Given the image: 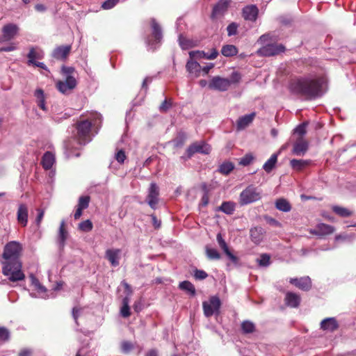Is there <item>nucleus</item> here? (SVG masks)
<instances>
[{
    "label": "nucleus",
    "mask_w": 356,
    "mask_h": 356,
    "mask_svg": "<svg viewBox=\"0 0 356 356\" xmlns=\"http://www.w3.org/2000/svg\"><path fill=\"white\" fill-rule=\"evenodd\" d=\"M327 79L325 76L309 75L292 79L289 88L295 94L307 99L322 96L326 90Z\"/></svg>",
    "instance_id": "nucleus-1"
},
{
    "label": "nucleus",
    "mask_w": 356,
    "mask_h": 356,
    "mask_svg": "<svg viewBox=\"0 0 356 356\" xmlns=\"http://www.w3.org/2000/svg\"><path fill=\"white\" fill-rule=\"evenodd\" d=\"M102 115L97 113H91V118L77 123L76 139L80 145H85L92 140L90 129L92 125L95 126L98 122H102Z\"/></svg>",
    "instance_id": "nucleus-2"
},
{
    "label": "nucleus",
    "mask_w": 356,
    "mask_h": 356,
    "mask_svg": "<svg viewBox=\"0 0 356 356\" xmlns=\"http://www.w3.org/2000/svg\"><path fill=\"white\" fill-rule=\"evenodd\" d=\"M2 265V273L8 277L10 281L17 282L24 280L25 275L22 270L20 260L3 261Z\"/></svg>",
    "instance_id": "nucleus-3"
},
{
    "label": "nucleus",
    "mask_w": 356,
    "mask_h": 356,
    "mask_svg": "<svg viewBox=\"0 0 356 356\" xmlns=\"http://www.w3.org/2000/svg\"><path fill=\"white\" fill-rule=\"evenodd\" d=\"M261 198V190L250 185L240 193L238 202L241 206H244L257 202Z\"/></svg>",
    "instance_id": "nucleus-4"
},
{
    "label": "nucleus",
    "mask_w": 356,
    "mask_h": 356,
    "mask_svg": "<svg viewBox=\"0 0 356 356\" xmlns=\"http://www.w3.org/2000/svg\"><path fill=\"white\" fill-rule=\"evenodd\" d=\"M22 246L19 243L11 241L7 243L4 248L3 258V261L19 260V254Z\"/></svg>",
    "instance_id": "nucleus-5"
},
{
    "label": "nucleus",
    "mask_w": 356,
    "mask_h": 356,
    "mask_svg": "<svg viewBox=\"0 0 356 356\" xmlns=\"http://www.w3.org/2000/svg\"><path fill=\"white\" fill-rule=\"evenodd\" d=\"M220 305V300L217 296H212L209 301L203 302L202 307L205 316L210 317L213 314H218Z\"/></svg>",
    "instance_id": "nucleus-6"
},
{
    "label": "nucleus",
    "mask_w": 356,
    "mask_h": 356,
    "mask_svg": "<svg viewBox=\"0 0 356 356\" xmlns=\"http://www.w3.org/2000/svg\"><path fill=\"white\" fill-rule=\"evenodd\" d=\"M152 34L150 38L147 39V46L152 50L157 48V44H159L162 40V31L160 26L154 19H152Z\"/></svg>",
    "instance_id": "nucleus-7"
},
{
    "label": "nucleus",
    "mask_w": 356,
    "mask_h": 356,
    "mask_svg": "<svg viewBox=\"0 0 356 356\" xmlns=\"http://www.w3.org/2000/svg\"><path fill=\"white\" fill-rule=\"evenodd\" d=\"M77 81L74 76H67L64 81H58L56 83V88L63 94L70 93L76 86Z\"/></svg>",
    "instance_id": "nucleus-8"
},
{
    "label": "nucleus",
    "mask_w": 356,
    "mask_h": 356,
    "mask_svg": "<svg viewBox=\"0 0 356 356\" xmlns=\"http://www.w3.org/2000/svg\"><path fill=\"white\" fill-rule=\"evenodd\" d=\"M211 150V146L204 141L196 142L191 144L186 149L187 157L191 158L195 153L209 154Z\"/></svg>",
    "instance_id": "nucleus-9"
},
{
    "label": "nucleus",
    "mask_w": 356,
    "mask_h": 356,
    "mask_svg": "<svg viewBox=\"0 0 356 356\" xmlns=\"http://www.w3.org/2000/svg\"><path fill=\"white\" fill-rule=\"evenodd\" d=\"M285 48L282 44H268L261 47L257 53L263 56H273L279 54L284 51Z\"/></svg>",
    "instance_id": "nucleus-10"
},
{
    "label": "nucleus",
    "mask_w": 356,
    "mask_h": 356,
    "mask_svg": "<svg viewBox=\"0 0 356 356\" xmlns=\"http://www.w3.org/2000/svg\"><path fill=\"white\" fill-rule=\"evenodd\" d=\"M231 86V81L229 79L222 78L216 76H213L209 83V88L218 91H226Z\"/></svg>",
    "instance_id": "nucleus-11"
},
{
    "label": "nucleus",
    "mask_w": 356,
    "mask_h": 356,
    "mask_svg": "<svg viewBox=\"0 0 356 356\" xmlns=\"http://www.w3.org/2000/svg\"><path fill=\"white\" fill-rule=\"evenodd\" d=\"M159 189L155 183H151L146 201L148 205L153 209H156V204L159 202Z\"/></svg>",
    "instance_id": "nucleus-12"
},
{
    "label": "nucleus",
    "mask_w": 356,
    "mask_h": 356,
    "mask_svg": "<svg viewBox=\"0 0 356 356\" xmlns=\"http://www.w3.org/2000/svg\"><path fill=\"white\" fill-rule=\"evenodd\" d=\"M334 232V227L325 223H319L314 229L309 230V232L318 236H324L331 234Z\"/></svg>",
    "instance_id": "nucleus-13"
},
{
    "label": "nucleus",
    "mask_w": 356,
    "mask_h": 356,
    "mask_svg": "<svg viewBox=\"0 0 356 356\" xmlns=\"http://www.w3.org/2000/svg\"><path fill=\"white\" fill-rule=\"evenodd\" d=\"M19 31L17 25L10 23L6 24L2 29V40L3 41H8L13 39Z\"/></svg>",
    "instance_id": "nucleus-14"
},
{
    "label": "nucleus",
    "mask_w": 356,
    "mask_h": 356,
    "mask_svg": "<svg viewBox=\"0 0 356 356\" xmlns=\"http://www.w3.org/2000/svg\"><path fill=\"white\" fill-rule=\"evenodd\" d=\"M72 49L71 45H61L52 51V57L56 60H65Z\"/></svg>",
    "instance_id": "nucleus-15"
},
{
    "label": "nucleus",
    "mask_w": 356,
    "mask_h": 356,
    "mask_svg": "<svg viewBox=\"0 0 356 356\" xmlns=\"http://www.w3.org/2000/svg\"><path fill=\"white\" fill-rule=\"evenodd\" d=\"M120 249H108L105 252V257L112 266L116 267L120 264Z\"/></svg>",
    "instance_id": "nucleus-16"
},
{
    "label": "nucleus",
    "mask_w": 356,
    "mask_h": 356,
    "mask_svg": "<svg viewBox=\"0 0 356 356\" xmlns=\"http://www.w3.org/2000/svg\"><path fill=\"white\" fill-rule=\"evenodd\" d=\"M289 282L302 291H307L312 287V281L309 277L291 278Z\"/></svg>",
    "instance_id": "nucleus-17"
},
{
    "label": "nucleus",
    "mask_w": 356,
    "mask_h": 356,
    "mask_svg": "<svg viewBox=\"0 0 356 356\" xmlns=\"http://www.w3.org/2000/svg\"><path fill=\"white\" fill-rule=\"evenodd\" d=\"M259 13L258 8L255 5H250L243 8L242 15L245 20L255 22Z\"/></svg>",
    "instance_id": "nucleus-18"
},
{
    "label": "nucleus",
    "mask_w": 356,
    "mask_h": 356,
    "mask_svg": "<svg viewBox=\"0 0 356 356\" xmlns=\"http://www.w3.org/2000/svg\"><path fill=\"white\" fill-rule=\"evenodd\" d=\"M265 230L261 227H254L250 230V236L252 242L256 245L260 244L264 238Z\"/></svg>",
    "instance_id": "nucleus-19"
},
{
    "label": "nucleus",
    "mask_w": 356,
    "mask_h": 356,
    "mask_svg": "<svg viewBox=\"0 0 356 356\" xmlns=\"http://www.w3.org/2000/svg\"><path fill=\"white\" fill-rule=\"evenodd\" d=\"M321 329L327 332H332L339 327V323L334 317L326 318L321 322Z\"/></svg>",
    "instance_id": "nucleus-20"
},
{
    "label": "nucleus",
    "mask_w": 356,
    "mask_h": 356,
    "mask_svg": "<svg viewBox=\"0 0 356 356\" xmlns=\"http://www.w3.org/2000/svg\"><path fill=\"white\" fill-rule=\"evenodd\" d=\"M308 149V143L303 138H298L293 144V154L297 156H302Z\"/></svg>",
    "instance_id": "nucleus-21"
},
{
    "label": "nucleus",
    "mask_w": 356,
    "mask_h": 356,
    "mask_svg": "<svg viewBox=\"0 0 356 356\" xmlns=\"http://www.w3.org/2000/svg\"><path fill=\"white\" fill-rule=\"evenodd\" d=\"M17 219L18 222L23 227H26L28 223V207L24 204H20L17 212Z\"/></svg>",
    "instance_id": "nucleus-22"
},
{
    "label": "nucleus",
    "mask_w": 356,
    "mask_h": 356,
    "mask_svg": "<svg viewBox=\"0 0 356 356\" xmlns=\"http://www.w3.org/2000/svg\"><path fill=\"white\" fill-rule=\"evenodd\" d=\"M186 70L188 72L193 76L194 77H198L201 73L200 65L193 58H190L186 65Z\"/></svg>",
    "instance_id": "nucleus-23"
},
{
    "label": "nucleus",
    "mask_w": 356,
    "mask_h": 356,
    "mask_svg": "<svg viewBox=\"0 0 356 356\" xmlns=\"http://www.w3.org/2000/svg\"><path fill=\"white\" fill-rule=\"evenodd\" d=\"M67 236L68 232L65 229V220H62L60 224L57 238V243L60 248H63L65 246Z\"/></svg>",
    "instance_id": "nucleus-24"
},
{
    "label": "nucleus",
    "mask_w": 356,
    "mask_h": 356,
    "mask_svg": "<svg viewBox=\"0 0 356 356\" xmlns=\"http://www.w3.org/2000/svg\"><path fill=\"white\" fill-rule=\"evenodd\" d=\"M284 300L286 305L293 308L298 307L300 303V296L293 292H287Z\"/></svg>",
    "instance_id": "nucleus-25"
},
{
    "label": "nucleus",
    "mask_w": 356,
    "mask_h": 356,
    "mask_svg": "<svg viewBox=\"0 0 356 356\" xmlns=\"http://www.w3.org/2000/svg\"><path fill=\"white\" fill-rule=\"evenodd\" d=\"M229 3L230 0H219L213 8L212 17H216L218 15H222L227 10Z\"/></svg>",
    "instance_id": "nucleus-26"
},
{
    "label": "nucleus",
    "mask_w": 356,
    "mask_h": 356,
    "mask_svg": "<svg viewBox=\"0 0 356 356\" xmlns=\"http://www.w3.org/2000/svg\"><path fill=\"white\" fill-rule=\"evenodd\" d=\"M28 65H31V63L36 61V60H40L44 57L43 51L38 48V47H32L31 48L28 55Z\"/></svg>",
    "instance_id": "nucleus-27"
},
{
    "label": "nucleus",
    "mask_w": 356,
    "mask_h": 356,
    "mask_svg": "<svg viewBox=\"0 0 356 356\" xmlns=\"http://www.w3.org/2000/svg\"><path fill=\"white\" fill-rule=\"evenodd\" d=\"M255 117V113L245 115L238 118L237 121V129L241 130L248 127L253 121Z\"/></svg>",
    "instance_id": "nucleus-28"
},
{
    "label": "nucleus",
    "mask_w": 356,
    "mask_h": 356,
    "mask_svg": "<svg viewBox=\"0 0 356 356\" xmlns=\"http://www.w3.org/2000/svg\"><path fill=\"white\" fill-rule=\"evenodd\" d=\"M30 279L31 282V284L34 286L35 290L38 291V292L40 294V297L42 298H47L49 297V296L46 295L47 289L44 286H43L39 282V280L33 275H30Z\"/></svg>",
    "instance_id": "nucleus-29"
},
{
    "label": "nucleus",
    "mask_w": 356,
    "mask_h": 356,
    "mask_svg": "<svg viewBox=\"0 0 356 356\" xmlns=\"http://www.w3.org/2000/svg\"><path fill=\"white\" fill-rule=\"evenodd\" d=\"M41 163H42V167L45 170H49V169L51 168V167L53 166V165L55 163L54 154L51 152H45L42 156Z\"/></svg>",
    "instance_id": "nucleus-30"
},
{
    "label": "nucleus",
    "mask_w": 356,
    "mask_h": 356,
    "mask_svg": "<svg viewBox=\"0 0 356 356\" xmlns=\"http://www.w3.org/2000/svg\"><path fill=\"white\" fill-rule=\"evenodd\" d=\"M275 208L282 212H289L291 210V204L285 198H279L275 202Z\"/></svg>",
    "instance_id": "nucleus-31"
},
{
    "label": "nucleus",
    "mask_w": 356,
    "mask_h": 356,
    "mask_svg": "<svg viewBox=\"0 0 356 356\" xmlns=\"http://www.w3.org/2000/svg\"><path fill=\"white\" fill-rule=\"evenodd\" d=\"M236 209V204L232 201L223 202L218 209L225 214L232 215L234 213Z\"/></svg>",
    "instance_id": "nucleus-32"
},
{
    "label": "nucleus",
    "mask_w": 356,
    "mask_h": 356,
    "mask_svg": "<svg viewBox=\"0 0 356 356\" xmlns=\"http://www.w3.org/2000/svg\"><path fill=\"white\" fill-rule=\"evenodd\" d=\"M277 154H273L270 159L264 164L263 169L266 173H270L275 168L277 162Z\"/></svg>",
    "instance_id": "nucleus-33"
},
{
    "label": "nucleus",
    "mask_w": 356,
    "mask_h": 356,
    "mask_svg": "<svg viewBox=\"0 0 356 356\" xmlns=\"http://www.w3.org/2000/svg\"><path fill=\"white\" fill-rule=\"evenodd\" d=\"M309 160L292 159L290 161L291 168L297 171L302 170L304 168L309 165Z\"/></svg>",
    "instance_id": "nucleus-34"
},
{
    "label": "nucleus",
    "mask_w": 356,
    "mask_h": 356,
    "mask_svg": "<svg viewBox=\"0 0 356 356\" xmlns=\"http://www.w3.org/2000/svg\"><path fill=\"white\" fill-rule=\"evenodd\" d=\"M34 95L37 99L38 106L43 111H46L47 108L45 106V98L44 91L42 89L38 88L35 91Z\"/></svg>",
    "instance_id": "nucleus-35"
},
{
    "label": "nucleus",
    "mask_w": 356,
    "mask_h": 356,
    "mask_svg": "<svg viewBox=\"0 0 356 356\" xmlns=\"http://www.w3.org/2000/svg\"><path fill=\"white\" fill-rule=\"evenodd\" d=\"M237 52V48L232 44L224 45L221 49L222 54L227 57L233 56L236 55Z\"/></svg>",
    "instance_id": "nucleus-36"
},
{
    "label": "nucleus",
    "mask_w": 356,
    "mask_h": 356,
    "mask_svg": "<svg viewBox=\"0 0 356 356\" xmlns=\"http://www.w3.org/2000/svg\"><path fill=\"white\" fill-rule=\"evenodd\" d=\"M332 209L336 214L341 217H348L350 216L353 213V212L348 209L337 205L333 206Z\"/></svg>",
    "instance_id": "nucleus-37"
},
{
    "label": "nucleus",
    "mask_w": 356,
    "mask_h": 356,
    "mask_svg": "<svg viewBox=\"0 0 356 356\" xmlns=\"http://www.w3.org/2000/svg\"><path fill=\"white\" fill-rule=\"evenodd\" d=\"M179 287L183 291H188L191 296L195 294V289L194 285L189 281H183L179 283Z\"/></svg>",
    "instance_id": "nucleus-38"
},
{
    "label": "nucleus",
    "mask_w": 356,
    "mask_h": 356,
    "mask_svg": "<svg viewBox=\"0 0 356 356\" xmlns=\"http://www.w3.org/2000/svg\"><path fill=\"white\" fill-rule=\"evenodd\" d=\"M129 303V298L128 297L124 298L122 300V307L120 309V314L124 318L129 317L131 314Z\"/></svg>",
    "instance_id": "nucleus-39"
},
{
    "label": "nucleus",
    "mask_w": 356,
    "mask_h": 356,
    "mask_svg": "<svg viewBox=\"0 0 356 356\" xmlns=\"http://www.w3.org/2000/svg\"><path fill=\"white\" fill-rule=\"evenodd\" d=\"M234 168V165L232 162H224L219 167V171L223 175L229 174Z\"/></svg>",
    "instance_id": "nucleus-40"
},
{
    "label": "nucleus",
    "mask_w": 356,
    "mask_h": 356,
    "mask_svg": "<svg viewBox=\"0 0 356 356\" xmlns=\"http://www.w3.org/2000/svg\"><path fill=\"white\" fill-rule=\"evenodd\" d=\"M134 348L133 343L129 341H123L120 343V350L124 354H128Z\"/></svg>",
    "instance_id": "nucleus-41"
},
{
    "label": "nucleus",
    "mask_w": 356,
    "mask_h": 356,
    "mask_svg": "<svg viewBox=\"0 0 356 356\" xmlns=\"http://www.w3.org/2000/svg\"><path fill=\"white\" fill-rule=\"evenodd\" d=\"M241 329L244 333L249 334L254 331L255 326L251 321H245L241 323Z\"/></svg>",
    "instance_id": "nucleus-42"
},
{
    "label": "nucleus",
    "mask_w": 356,
    "mask_h": 356,
    "mask_svg": "<svg viewBox=\"0 0 356 356\" xmlns=\"http://www.w3.org/2000/svg\"><path fill=\"white\" fill-rule=\"evenodd\" d=\"M206 254L209 259L217 260L220 258V255L218 250L215 248H206Z\"/></svg>",
    "instance_id": "nucleus-43"
},
{
    "label": "nucleus",
    "mask_w": 356,
    "mask_h": 356,
    "mask_svg": "<svg viewBox=\"0 0 356 356\" xmlns=\"http://www.w3.org/2000/svg\"><path fill=\"white\" fill-rule=\"evenodd\" d=\"M257 261L259 266L267 267L270 264V257L268 254H262Z\"/></svg>",
    "instance_id": "nucleus-44"
},
{
    "label": "nucleus",
    "mask_w": 356,
    "mask_h": 356,
    "mask_svg": "<svg viewBox=\"0 0 356 356\" xmlns=\"http://www.w3.org/2000/svg\"><path fill=\"white\" fill-rule=\"evenodd\" d=\"M92 227V223L90 220H84L79 225V229L85 232L91 231Z\"/></svg>",
    "instance_id": "nucleus-45"
},
{
    "label": "nucleus",
    "mask_w": 356,
    "mask_h": 356,
    "mask_svg": "<svg viewBox=\"0 0 356 356\" xmlns=\"http://www.w3.org/2000/svg\"><path fill=\"white\" fill-rule=\"evenodd\" d=\"M187 138L186 134L182 131H179L176 139L175 140L177 147L181 146Z\"/></svg>",
    "instance_id": "nucleus-46"
},
{
    "label": "nucleus",
    "mask_w": 356,
    "mask_h": 356,
    "mask_svg": "<svg viewBox=\"0 0 356 356\" xmlns=\"http://www.w3.org/2000/svg\"><path fill=\"white\" fill-rule=\"evenodd\" d=\"M253 160L254 156L252 154H246L240 159L239 164L243 166H247L250 165L253 161Z\"/></svg>",
    "instance_id": "nucleus-47"
},
{
    "label": "nucleus",
    "mask_w": 356,
    "mask_h": 356,
    "mask_svg": "<svg viewBox=\"0 0 356 356\" xmlns=\"http://www.w3.org/2000/svg\"><path fill=\"white\" fill-rule=\"evenodd\" d=\"M307 126V122H303V123L299 124L294 129V134H298L300 136L299 138H302V136L306 134Z\"/></svg>",
    "instance_id": "nucleus-48"
},
{
    "label": "nucleus",
    "mask_w": 356,
    "mask_h": 356,
    "mask_svg": "<svg viewBox=\"0 0 356 356\" xmlns=\"http://www.w3.org/2000/svg\"><path fill=\"white\" fill-rule=\"evenodd\" d=\"M90 197L88 196H81L79 197L77 207L82 209H87L88 207Z\"/></svg>",
    "instance_id": "nucleus-49"
},
{
    "label": "nucleus",
    "mask_w": 356,
    "mask_h": 356,
    "mask_svg": "<svg viewBox=\"0 0 356 356\" xmlns=\"http://www.w3.org/2000/svg\"><path fill=\"white\" fill-rule=\"evenodd\" d=\"M172 105L171 99H165L159 106V111L162 113L167 112Z\"/></svg>",
    "instance_id": "nucleus-50"
},
{
    "label": "nucleus",
    "mask_w": 356,
    "mask_h": 356,
    "mask_svg": "<svg viewBox=\"0 0 356 356\" xmlns=\"http://www.w3.org/2000/svg\"><path fill=\"white\" fill-rule=\"evenodd\" d=\"M115 159L120 164L124 163L125 159H127L124 151L122 149L118 150L115 154Z\"/></svg>",
    "instance_id": "nucleus-51"
},
{
    "label": "nucleus",
    "mask_w": 356,
    "mask_h": 356,
    "mask_svg": "<svg viewBox=\"0 0 356 356\" xmlns=\"http://www.w3.org/2000/svg\"><path fill=\"white\" fill-rule=\"evenodd\" d=\"M207 54L203 51H192L189 52L191 58H207Z\"/></svg>",
    "instance_id": "nucleus-52"
},
{
    "label": "nucleus",
    "mask_w": 356,
    "mask_h": 356,
    "mask_svg": "<svg viewBox=\"0 0 356 356\" xmlns=\"http://www.w3.org/2000/svg\"><path fill=\"white\" fill-rule=\"evenodd\" d=\"M238 24L235 22H232L227 27V35L229 36L234 35L237 33Z\"/></svg>",
    "instance_id": "nucleus-53"
},
{
    "label": "nucleus",
    "mask_w": 356,
    "mask_h": 356,
    "mask_svg": "<svg viewBox=\"0 0 356 356\" xmlns=\"http://www.w3.org/2000/svg\"><path fill=\"white\" fill-rule=\"evenodd\" d=\"M120 0H106L105 1L102 5V8L105 10H108L113 8L118 2Z\"/></svg>",
    "instance_id": "nucleus-54"
},
{
    "label": "nucleus",
    "mask_w": 356,
    "mask_h": 356,
    "mask_svg": "<svg viewBox=\"0 0 356 356\" xmlns=\"http://www.w3.org/2000/svg\"><path fill=\"white\" fill-rule=\"evenodd\" d=\"M10 337V332L8 330L4 327H0V341H6Z\"/></svg>",
    "instance_id": "nucleus-55"
},
{
    "label": "nucleus",
    "mask_w": 356,
    "mask_h": 356,
    "mask_svg": "<svg viewBox=\"0 0 356 356\" xmlns=\"http://www.w3.org/2000/svg\"><path fill=\"white\" fill-rule=\"evenodd\" d=\"M194 277L196 280H202L208 277V274L204 270L196 269L194 271Z\"/></svg>",
    "instance_id": "nucleus-56"
},
{
    "label": "nucleus",
    "mask_w": 356,
    "mask_h": 356,
    "mask_svg": "<svg viewBox=\"0 0 356 356\" xmlns=\"http://www.w3.org/2000/svg\"><path fill=\"white\" fill-rule=\"evenodd\" d=\"M179 45L183 49H188L191 47V42L183 38L181 35L179 38Z\"/></svg>",
    "instance_id": "nucleus-57"
},
{
    "label": "nucleus",
    "mask_w": 356,
    "mask_h": 356,
    "mask_svg": "<svg viewBox=\"0 0 356 356\" xmlns=\"http://www.w3.org/2000/svg\"><path fill=\"white\" fill-rule=\"evenodd\" d=\"M204 193L201 198L200 204L202 207H206L209 204V197L208 191L207 190L205 185H204Z\"/></svg>",
    "instance_id": "nucleus-58"
},
{
    "label": "nucleus",
    "mask_w": 356,
    "mask_h": 356,
    "mask_svg": "<svg viewBox=\"0 0 356 356\" xmlns=\"http://www.w3.org/2000/svg\"><path fill=\"white\" fill-rule=\"evenodd\" d=\"M216 238L219 246L223 250V252L229 249L226 242L225 241L220 234H218L217 235Z\"/></svg>",
    "instance_id": "nucleus-59"
},
{
    "label": "nucleus",
    "mask_w": 356,
    "mask_h": 356,
    "mask_svg": "<svg viewBox=\"0 0 356 356\" xmlns=\"http://www.w3.org/2000/svg\"><path fill=\"white\" fill-rule=\"evenodd\" d=\"M225 254L227 255V257L229 258V259L234 264H237L238 262V259L236 256H235L234 254L231 252L229 249H227V250L224 251Z\"/></svg>",
    "instance_id": "nucleus-60"
},
{
    "label": "nucleus",
    "mask_w": 356,
    "mask_h": 356,
    "mask_svg": "<svg viewBox=\"0 0 356 356\" xmlns=\"http://www.w3.org/2000/svg\"><path fill=\"white\" fill-rule=\"evenodd\" d=\"M229 81H231V84L238 83L241 79V75L237 72H234L232 73Z\"/></svg>",
    "instance_id": "nucleus-61"
},
{
    "label": "nucleus",
    "mask_w": 356,
    "mask_h": 356,
    "mask_svg": "<svg viewBox=\"0 0 356 356\" xmlns=\"http://www.w3.org/2000/svg\"><path fill=\"white\" fill-rule=\"evenodd\" d=\"M37 211H38V216L35 219V222H36L37 225L39 226L43 219V217L44 215V211L42 209H38Z\"/></svg>",
    "instance_id": "nucleus-62"
},
{
    "label": "nucleus",
    "mask_w": 356,
    "mask_h": 356,
    "mask_svg": "<svg viewBox=\"0 0 356 356\" xmlns=\"http://www.w3.org/2000/svg\"><path fill=\"white\" fill-rule=\"evenodd\" d=\"M62 72L64 74L67 76H73L72 74L74 72V69L71 67H65L63 66L62 67Z\"/></svg>",
    "instance_id": "nucleus-63"
},
{
    "label": "nucleus",
    "mask_w": 356,
    "mask_h": 356,
    "mask_svg": "<svg viewBox=\"0 0 356 356\" xmlns=\"http://www.w3.org/2000/svg\"><path fill=\"white\" fill-rule=\"evenodd\" d=\"M218 55V52L216 49H212L211 52L207 54V59H215Z\"/></svg>",
    "instance_id": "nucleus-64"
}]
</instances>
